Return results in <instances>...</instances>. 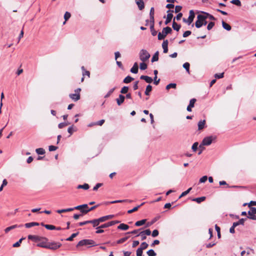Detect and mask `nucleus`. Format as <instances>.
<instances>
[{
    "instance_id": "41",
    "label": "nucleus",
    "mask_w": 256,
    "mask_h": 256,
    "mask_svg": "<svg viewBox=\"0 0 256 256\" xmlns=\"http://www.w3.org/2000/svg\"><path fill=\"white\" fill-rule=\"evenodd\" d=\"M152 90V86L150 85L147 86L146 90H145V94L146 96H148L150 94V92Z\"/></svg>"
},
{
    "instance_id": "47",
    "label": "nucleus",
    "mask_w": 256,
    "mask_h": 256,
    "mask_svg": "<svg viewBox=\"0 0 256 256\" xmlns=\"http://www.w3.org/2000/svg\"><path fill=\"white\" fill-rule=\"evenodd\" d=\"M146 253L148 256H156V252L152 249L148 250Z\"/></svg>"
},
{
    "instance_id": "58",
    "label": "nucleus",
    "mask_w": 256,
    "mask_h": 256,
    "mask_svg": "<svg viewBox=\"0 0 256 256\" xmlns=\"http://www.w3.org/2000/svg\"><path fill=\"white\" fill-rule=\"evenodd\" d=\"M8 184V182L6 179H4L2 181V184L0 186V192L2 191L4 186H6Z\"/></svg>"
},
{
    "instance_id": "43",
    "label": "nucleus",
    "mask_w": 256,
    "mask_h": 256,
    "mask_svg": "<svg viewBox=\"0 0 256 256\" xmlns=\"http://www.w3.org/2000/svg\"><path fill=\"white\" fill-rule=\"evenodd\" d=\"M78 234H79L78 232L72 234L70 236L69 238H67L66 239V240H67V241H72L73 240L74 238L76 237Z\"/></svg>"
},
{
    "instance_id": "54",
    "label": "nucleus",
    "mask_w": 256,
    "mask_h": 256,
    "mask_svg": "<svg viewBox=\"0 0 256 256\" xmlns=\"http://www.w3.org/2000/svg\"><path fill=\"white\" fill-rule=\"evenodd\" d=\"M231 3L238 6H241V2L240 0H232Z\"/></svg>"
},
{
    "instance_id": "7",
    "label": "nucleus",
    "mask_w": 256,
    "mask_h": 256,
    "mask_svg": "<svg viewBox=\"0 0 256 256\" xmlns=\"http://www.w3.org/2000/svg\"><path fill=\"white\" fill-rule=\"evenodd\" d=\"M28 240H34L35 242L41 241L42 240H48V239L45 237H42L36 235H28Z\"/></svg>"
},
{
    "instance_id": "56",
    "label": "nucleus",
    "mask_w": 256,
    "mask_h": 256,
    "mask_svg": "<svg viewBox=\"0 0 256 256\" xmlns=\"http://www.w3.org/2000/svg\"><path fill=\"white\" fill-rule=\"evenodd\" d=\"M45 228L48 230H54L56 228V226L52 224H46L45 226Z\"/></svg>"
},
{
    "instance_id": "48",
    "label": "nucleus",
    "mask_w": 256,
    "mask_h": 256,
    "mask_svg": "<svg viewBox=\"0 0 256 256\" xmlns=\"http://www.w3.org/2000/svg\"><path fill=\"white\" fill-rule=\"evenodd\" d=\"M206 123L205 120H200L198 123V128H204Z\"/></svg>"
},
{
    "instance_id": "30",
    "label": "nucleus",
    "mask_w": 256,
    "mask_h": 256,
    "mask_svg": "<svg viewBox=\"0 0 256 256\" xmlns=\"http://www.w3.org/2000/svg\"><path fill=\"white\" fill-rule=\"evenodd\" d=\"M145 202H142V203L140 205H138L134 208L132 209V210H130L128 211V214H132V212H134L136 211L138 208H140L141 206H143Z\"/></svg>"
},
{
    "instance_id": "22",
    "label": "nucleus",
    "mask_w": 256,
    "mask_h": 256,
    "mask_svg": "<svg viewBox=\"0 0 256 256\" xmlns=\"http://www.w3.org/2000/svg\"><path fill=\"white\" fill-rule=\"evenodd\" d=\"M129 228H130V226L128 224H124V223L120 224L118 226V229L123 230H128Z\"/></svg>"
},
{
    "instance_id": "5",
    "label": "nucleus",
    "mask_w": 256,
    "mask_h": 256,
    "mask_svg": "<svg viewBox=\"0 0 256 256\" xmlns=\"http://www.w3.org/2000/svg\"><path fill=\"white\" fill-rule=\"evenodd\" d=\"M81 91L80 88H78L74 90V94H69V97L74 102L78 100L80 98V92Z\"/></svg>"
},
{
    "instance_id": "42",
    "label": "nucleus",
    "mask_w": 256,
    "mask_h": 256,
    "mask_svg": "<svg viewBox=\"0 0 256 256\" xmlns=\"http://www.w3.org/2000/svg\"><path fill=\"white\" fill-rule=\"evenodd\" d=\"M203 14H204V16H205L206 17V19L209 18L210 20H216L215 18L213 16L209 14L208 13L203 12Z\"/></svg>"
},
{
    "instance_id": "40",
    "label": "nucleus",
    "mask_w": 256,
    "mask_h": 256,
    "mask_svg": "<svg viewBox=\"0 0 256 256\" xmlns=\"http://www.w3.org/2000/svg\"><path fill=\"white\" fill-rule=\"evenodd\" d=\"M133 80H134V78H132L130 76H127L126 77L124 78L123 82L124 83L128 84V83L130 82Z\"/></svg>"
},
{
    "instance_id": "3",
    "label": "nucleus",
    "mask_w": 256,
    "mask_h": 256,
    "mask_svg": "<svg viewBox=\"0 0 256 256\" xmlns=\"http://www.w3.org/2000/svg\"><path fill=\"white\" fill-rule=\"evenodd\" d=\"M139 57L140 60L145 62L149 59L150 54L146 50L142 49L140 52Z\"/></svg>"
},
{
    "instance_id": "44",
    "label": "nucleus",
    "mask_w": 256,
    "mask_h": 256,
    "mask_svg": "<svg viewBox=\"0 0 256 256\" xmlns=\"http://www.w3.org/2000/svg\"><path fill=\"white\" fill-rule=\"evenodd\" d=\"M192 189V188H188L186 190L182 192V194L178 198H182V197L186 196V194H188L190 192V191Z\"/></svg>"
},
{
    "instance_id": "13",
    "label": "nucleus",
    "mask_w": 256,
    "mask_h": 256,
    "mask_svg": "<svg viewBox=\"0 0 256 256\" xmlns=\"http://www.w3.org/2000/svg\"><path fill=\"white\" fill-rule=\"evenodd\" d=\"M48 240H42L41 241H39L40 242L36 244V246H38V247L44 248H47L48 243Z\"/></svg>"
},
{
    "instance_id": "14",
    "label": "nucleus",
    "mask_w": 256,
    "mask_h": 256,
    "mask_svg": "<svg viewBox=\"0 0 256 256\" xmlns=\"http://www.w3.org/2000/svg\"><path fill=\"white\" fill-rule=\"evenodd\" d=\"M22 226H23L22 224H20V225L14 224V225H12V226H10L6 228L4 230V232L6 233H8V232H9L10 230H14V228H21Z\"/></svg>"
},
{
    "instance_id": "46",
    "label": "nucleus",
    "mask_w": 256,
    "mask_h": 256,
    "mask_svg": "<svg viewBox=\"0 0 256 256\" xmlns=\"http://www.w3.org/2000/svg\"><path fill=\"white\" fill-rule=\"evenodd\" d=\"M141 236L142 240H144L146 238V236L144 232H142V231L136 234V237L138 236Z\"/></svg>"
},
{
    "instance_id": "59",
    "label": "nucleus",
    "mask_w": 256,
    "mask_h": 256,
    "mask_svg": "<svg viewBox=\"0 0 256 256\" xmlns=\"http://www.w3.org/2000/svg\"><path fill=\"white\" fill-rule=\"evenodd\" d=\"M136 256H142V248H138L136 251Z\"/></svg>"
},
{
    "instance_id": "17",
    "label": "nucleus",
    "mask_w": 256,
    "mask_h": 256,
    "mask_svg": "<svg viewBox=\"0 0 256 256\" xmlns=\"http://www.w3.org/2000/svg\"><path fill=\"white\" fill-rule=\"evenodd\" d=\"M168 40H164L162 44V47L164 50V53H167L168 52Z\"/></svg>"
},
{
    "instance_id": "35",
    "label": "nucleus",
    "mask_w": 256,
    "mask_h": 256,
    "mask_svg": "<svg viewBox=\"0 0 256 256\" xmlns=\"http://www.w3.org/2000/svg\"><path fill=\"white\" fill-rule=\"evenodd\" d=\"M158 52H156L154 56H152V62H156L158 60Z\"/></svg>"
},
{
    "instance_id": "28",
    "label": "nucleus",
    "mask_w": 256,
    "mask_h": 256,
    "mask_svg": "<svg viewBox=\"0 0 256 256\" xmlns=\"http://www.w3.org/2000/svg\"><path fill=\"white\" fill-rule=\"evenodd\" d=\"M206 200L205 196H201L199 198H194L192 199V201L196 202L198 204L200 203L201 202L204 201Z\"/></svg>"
},
{
    "instance_id": "37",
    "label": "nucleus",
    "mask_w": 256,
    "mask_h": 256,
    "mask_svg": "<svg viewBox=\"0 0 256 256\" xmlns=\"http://www.w3.org/2000/svg\"><path fill=\"white\" fill-rule=\"evenodd\" d=\"M24 239H25L24 238H20L18 241L17 242H16V243L13 244L12 246L14 248H17V247L20 246V244H21L22 241Z\"/></svg>"
},
{
    "instance_id": "52",
    "label": "nucleus",
    "mask_w": 256,
    "mask_h": 256,
    "mask_svg": "<svg viewBox=\"0 0 256 256\" xmlns=\"http://www.w3.org/2000/svg\"><path fill=\"white\" fill-rule=\"evenodd\" d=\"M198 142H195L192 146V149L194 152H196L198 148Z\"/></svg>"
},
{
    "instance_id": "23",
    "label": "nucleus",
    "mask_w": 256,
    "mask_h": 256,
    "mask_svg": "<svg viewBox=\"0 0 256 256\" xmlns=\"http://www.w3.org/2000/svg\"><path fill=\"white\" fill-rule=\"evenodd\" d=\"M88 208V206L87 204H83L79 205V206H76L75 207H74L73 208H74V210H80V212H81V210H84V208Z\"/></svg>"
},
{
    "instance_id": "15",
    "label": "nucleus",
    "mask_w": 256,
    "mask_h": 256,
    "mask_svg": "<svg viewBox=\"0 0 256 256\" xmlns=\"http://www.w3.org/2000/svg\"><path fill=\"white\" fill-rule=\"evenodd\" d=\"M196 100V98H192L190 100V104L186 108V110L188 112H192V108L194 107Z\"/></svg>"
},
{
    "instance_id": "51",
    "label": "nucleus",
    "mask_w": 256,
    "mask_h": 256,
    "mask_svg": "<svg viewBox=\"0 0 256 256\" xmlns=\"http://www.w3.org/2000/svg\"><path fill=\"white\" fill-rule=\"evenodd\" d=\"M114 90H115V88H114L110 89L108 92V93L105 95L104 98H108L113 93V92H114Z\"/></svg>"
},
{
    "instance_id": "34",
    "label": "nucleus",
    "mask_w": 256,
    "mask_h": 256,
    "mask_svg": "<svg viewBox=\"0 0 256 256\" xmlns=\"http://www.w3.org/2000/svg\"><path fill=\"white\" fill-rule=\"evenodd\" d=\"M248 216H247V218L252 220H256V215L254 214H253L251 212H250L249 210L248 212Z\"/></svg>"
},
{
    "instance_id": "49",
    "label": "nucleus",
    "mask_w": 256,
    "mask_h": 256,
    "mask_svg": "<svg viewBox=\"0 0 256 256\" xmlns=\"http://www.w3.org/2000/svg\"><path fill=\"white\" fill-rule=\"evenodd\" d=\"M176 84L174 83H171V84H168L166 86V90H169L171 88H176Z\"/></svg>"
},
{
    "instance_id": "45",
    "label": "nucleus",
    "mask_w": 256,
    "mask_h": 256,
    "mask_svg": "<svg viewBox=\"0 0 256 256\" xmlns=\"http://www.w3.org/2000/svg\"><path fill=\"white\" fill-rule=\"evenodd\" d=\"M70 16H71V14L69 12H66V13L64 14V18L65 20V22H64V24H65L66 22V20H68L70 18Z\"/></svg>"
},
{
    "instance_id": "33",
    "label": "nucleus",
    "mask_w": 256,
    "mask_h": 256,
    "mask_svg": "<svg viewBox=\"0 0 256 256\" xmlns=\"http://www.w3.org/2000/svg\"><path fill=\"white\" fill-rule=\"evenodd\" d=\"M90 188V186L88 184H79L78 186H77V188L78 189H80V188H82L84 190H87L89 188Z\"/></svg>"
},
{
    "instance_id": "10",
    "label": "nucleus",
    "mask_w": 256,
    "mask_h": 256,
    "mask_svg": "<svg viewBox=\"0 0 256 256\" xmlns=\"http://www.w3.org/2000/svg\"><path fill=\"white\" fill-rule=\"evenodd\" d=\"M174 12L173 10H168L167 11L168 14L166 16V19L164 22L165 24H168L171 21V20L173 17V14H172V12Z\"/></svg>"
},
{
    "instance_id": "50",
    "label": "nucleus",
    "mask_w": 256,
    "mask_h": 256,
    "mask_svg": "<svg viewBox=\"0 0 256 256\" xmlns=\"http://www.w3.org/2000/svg\"><path fill=\"white\" fill-rule=\"evenodd\" d=\"M128 87L124 86L123 88H122L121 89L120 93H122V94H125L128 92Z\"/></svg>"
},
{
    "instance_id": "1",
    "label": "nucleus",
    "mask_w": 256,
    "mask_h": 256,
    "mask_svg": "<svg viewBox=\"0 0 256 256\" xmlns=\"http://www.w3.org/2000/svg\"><path fill=\"white\" fill-rule=\"evenodd\" d=\"M206 17L204 16L203 12L202 14H199L197 16V20L195 22V26L197 28H200L202 26H205L207 24V21L206 20Z\"/></svg>"
},
{
    "instance_id": "57",
    "label": "nucleus",
    "mask_w": 256,
    "mask_h": 256,
    "mask_svg": "<svg viewBox=\"0 0 256 256\" xmlns=\"http://www.w3.org/2000/svg\"><path fill=\"white\" fill-rule=\"evenodd\" d=\"M183 67L188 73L190 72V64L188 62H185L183 64Z\"/></svg>"
},
{
    "instance_id": "64",
    "label": "nucleus",
    "mask_w": 256,
    "mask_h": 256,
    "mask_svg": "<svg viewBox=\"0 0 256 256\" xmlns=\"http://www.w3.org/2000/svg\"><path fill=\"white\" fill-rule=\"evenodd\" d=\"M214 26V22H210L208 26H207V29L210 30Z\"/></svg>"
},
{
    "instance_id": "29",
    "label": "nucleus",
    "mask_w": 256,
    "mask_h": 256,
    "mask_svg": "<svg viewBox=\"0 0 256 256\" xmlns=\"http://www.w3.org/2000/svg\"><path fill=\"white\" fill-rule=\"evenodd\" d=\"M150 22H154V8H151L150 12Z\"/></svg>"
},
{
    "instance_id": "36",
    "label": "nucleus",
    "mask_w": 256,
    "mask_h": 256,
    "mask_svg": "<svg viewBox=\"0 0 256 256\" xmlns=\"http://www.w3.org/2000/svg\"><path fill=\"white\" fill-rule=\"evenodd\" d=\"M222 26L223 28L227 30H230L232 28L231 26L224 21H222Z\"/></svg>"
},
{
    "instance_id": "53",
    "label": "nucleus",
    "mask_w": 256,
    "mask_h": 256,
    "mask_svg": "<svg viewBox=\"0 0 256 256\" xmlns=\"http://www.w3.org/2000/svg\"><path fill=\"white\" fill-rule=\"evenodd\" d=\"M148 245L146 242H142L140 247V248H142V250L146 249L148 247Z\"/></svg>"
},
{
    "instance_id": "11",
    "label": "nucleus",
    "mask_w": 256,
    "mask_h": 256,
    "mask_svg": "<svg viewBox=\"0 0 256 256\" xmlns=\"http://www.w3.org/2000/svg\"><path fill=\"white\" fill-rule=\"evenodd\" d=\"M94 221V219L92 220H86L82 222H80L78 223V225L79 226H82L85 224H92L93 227L95 228L96 226H98L97 224L95 225V223L93 222Z\"/></svg>"
},
{
    "instance_id": "32",
    "label": "nucleus",
    "mask_w": 256,
    "mask_h": 256,
    "mask_svg": "<svg viewBox=\"0 0 256 256\" xmlns=\"http://www.w3.org/2000/svg\"><path fill=\"white\" fill-rule=\"evenodd\" d=\"M172 28L177 32H178L180 28V25L176 23L174 20H173L172 22Z\"/></svg>"
},
{
    "instance_id": "2",
    "label": "nucleus",
    "mask_w": 256,
    "mask_h": 256,
    "mask_svg": "<svg viewBox=\"0 0 256 256\" xmlns=\"http://www.w3.org/2000/svg\"><path fill=\"white\" fill-rule=\"evenodd\" d=\"M172 32V29L168 26L164 28L162 30V32H160L158 34V39L159 40H162L166 36V35L168 34L171 33Z\"/></svg>"
},
{
    "instance_id": "27",
    "label": "nucleus",
    "mask_w": 256,
    "mask_h": 256,
    "mask_svg": "<svg viewBox=\"0 0 256 256\" xmlns=\"http://www.w3.org/2000/svg\"><path fill=\"white\" fill-rule=\"evenodd\" d=\"M74 210V208H65V209L58 210H56V212H58V214H61L62 212H71Z\"/></svg>"
},
{
    "instance_id": "4",
    "label": "nucleus",
    "mask_w": 256,
    "mask_h": 256,
    "mask_svg": "<svg viewBox=\"0 0 256 256\" xmlns=\"http://www.w3.org/2000/svg\"><path fill=\"white\" fill-rule=\"evenodd\" d=\"M114 217V215L113 214L107 215L104 216H102L98 218L94 219V221L93 222L95 223V225L97 224L98 226L100 222H104L109 219L113 218Z\"/></svg>"
},
{
    "instance_id": "19",
    "label": "nucleus",
    "mask_w": 256,
    "mask_h": 256,
    "mask_svg": "<svg viewBox=\"0 0 256 256\" xmlns=\"http://www.w3.org/2000/svg\"><path fill=\"white\" fill-rule=\"evenodd\" d=\"M136 2L140 10L144 8V4L143 0H136Z\"/></svg>"
},
{
    "instance_id": "26",
    "label": "nucleus",
    "mask_w": 256,
    "mask_h": 256,
    "mask_svg": "<svg viewBox=\"0 0 256 256\" xmlns=\"http://www.w3.org/2000/svg\"><path fill=\"white\" fill-rule=\"evenodd\" d=\"M84 242H85V246L87 245H91L92 246H94L96 244H95V242L94 240H88V239H84Z\"/></svg>"
},
{
    "instance_id": "12",
    "label": "nucleus",
    "mask_w": 256,
    "mask_h": 256,
    "mask_svg": "<svg viewBox=\"0 0 256 256\" xmlns=\"http://www.w3.org/2000/svg\"><path fill=\"white\" fill-rule=\"evenodd\" d=\"M132 202H133V200H132L126 199V200H114V201H111V202H106V204H116V203H121V202H125L131 203Z\"/></svg>"
},
{
    "instance_id": "21",
    "label": "nucleus",
    "mask_w": 256,
    "mask_h": 256,
    "mask_svg": "<svg viewBox=\"0 0 256 256\" xmlns=\"http://www.w3.org/2000/svg\"><path fill=\"white\" fill-rule=\"evenodd\" d=\"M138 67L137 62H135L133 66L130 69V72L134 74H137L138 72Z\"/></svg>"
},
{
    "instance_id": "61",
    "label": "nucleus",
    "mask_w": 256,
    "mask_h": 256,
    "mask_svg": "<svg viewBox=\"0 0 256 256\" xmlns=\"http://www.w3.org/2000/svg\"><path fill=\"white\" fill-rule=\"evenodd\" d=\"M158 230H154L152 233V236L154 238L157 236L158 235Z\"/></svg>"
},
{
    "instance_id": "31",
    "label": "nucleus",
    "mask_w": 256,
    "mask_h": 256,
    "mask_svg": "<svg viewBox=\"0 0 256 256\" xmlns=\"http://www.w3.org/2000/svg\"><path fill=\"white\" fill-rule=\"evenodd\" d=\"M146 219H143L137 221L135 222L134 225L136 226H140L144 225L146 223Z\"/></svg>"
},
{
    "instance_id": "38",
    "label": "nucleus",
    "mask_w": 256,
    "mask_h": 256,
    "mask_svg": "<svg viewBox=\"0 0 256 256\" xmlns=\"http://www.w3.org/2000/svg\"><path fill=\"white\" fill-rule=\"evenodd\" d=\"M36 152L38 154L42 155L46 152L45 150L43 148H38L36 150Z\"/></svg>"
},
{
    "instance_id": "39",
    "label": "nucleus",
    "mask_w": 256,
    "mask_h": 256,
    "mask_svg": "<svg viewBox=\"0 0 256 256\" xmlns=\"http://www.w3.org/2000/svg\"><path fill=\"white\" fill-rule=\"evenodd\" d=\"M128 238H129L128 236H126L116 241V244H122V243L124 242H126Z\"/></svg>"
},
{
    "instance_id": "55",
    "label": "nucleus",
    "mask_w": 256,
    "mask_h": 256,
    "mask_svg": "<svg viewBox=\"0 0 256 256\" xmlns=\"http://www.w3.org/2000/svg\"><path fill=\"white\" fill-rule=\"evenodd\" d=\"M140 70H144L147 68V64L142 62L140 64Z\"/></svg>"
},
{
    "instance_id": "6",
    "label": "nucleus",
    "mask_w": 256,
    "mask_h": 256,
    "mask_svg": "<svg viewBox=\"0 0 256 256\" xmlns=\"http://www.w3.org/2000/svg\"><path fill=\"white\" fill-rule=\"evenodd\" d=\"M216 138V136H206L203 139L202 141V144L203 146H209L212 144V142Z\"/></svg>"
},
{
    "instance_id": "8",
    "label": "nucleus",
    "mask_w": 256,
    "mask_h": 256,
    "mask_svg": "<svg viewBox=\"0 0 256 256\" xmlns=\"http://www.w3.org/2000/svg\"><path fill=\"white\" fill-rule=\"evenodd\" d=\"M62 244L59 242H48L47 248L56 250L60 247Z\"/></svg>"
},
{
    "instance_id": "60",
    "label": "nucleus",
    "mask_w": 256,
    "mask_h": 256,
    "mask_svg": "<svg viewBox=\"0 0 256 256\" xmlns=\"http://www.w3.org/2000/svg\"><path fill=\"white\" fill-rule=\"evenodd\" d=\"M102 183H98L96 184V186L93 188V190L96 191L100 188V186H102Z\"/></svg>"
},
{
    "instance_id": "62",
    "label": "nucleus",
    "mask_w": 256,
    "mask_h": 256,
    "mask_svg": "<svg viewBox=\"0 0 256 256\" xmlns=\"http://www.w3.org/2000/svg\"><path fill=\"white\" fill-rule=\"evenodd\" d=\"M208 179V176H202L200 179V183H204V182H205L206 180Z\"/></svg>"
},
{
    "instance_id": "20",
    "label": "nucleus",
    "mask_w": 256,
    "mask_h": 256,
    "mask_svg": "<svg viewBox=\"0 0 256 256\" xmlns=\"http://www.w3.org/2000/svg\"><path fill=\"white\" fill-rule=\"evenodd\" d=\"M140 78L144 80L146 82L149 84H150L152 82V78L146 76H141Z\"/></svg>"
},
{
    "instance_id": "18",
    "label": "nucleus",
    "mask_w": 256,
    "mask_h": 256,
    "mask_svg": "<svg viewBox=\"0 0 256 256\" xmlns=\"http://www.w3.org/2000/svg\"><path fill=\"white\" fill-rule=\"evenodd\" d=\"M99 206V204H97V205H96V206H94L88 209H86V210H81V212L83 214H86L87 213H88V212L92 211V210H94L97 207H98Z\"/></svg>"
},
{
    "instance_id": "63",
    "label": "nucleus",
    "mask_w": 256,
    "mask_h": 256,
    "mask_svg": "<svg viewBox=\"0 0 256 256\" xmlns=\"http://www.w3.org/2000/svg\"><path fill=\"white\" fill-rule=\"evenodd\" d=\"M58 148V146H50L48 147L49 151L52 152L56 150Z\"/></svg>"
},
{
    "instance_id": "9",
    "label": "nucleus",
    "mask_w": 256,
    "mask_h": 256,
    "mask_svg": "<svg viewBox=\"0 0 256 256\" xmlns=\"http://www.w3.org/2000/svg\"><path fill=\"white\" fill-rule=\"evenodd\" d=\"M195 14L194 11L193 10H190L189 16L186 20V23L188 24V25H190L192 23Z\"/></svg>"
},
{
    "instance_id": "16",
    "label": "nucleus",
    "mask_w": 256,
    "mask_h": 256,
    "mask_svg": "<svg viewBox=\"0 0 256 256\" xmlns=\"http://www.w3.org/2000/svg\"><path fill=\"white\" fill-rule=\"evenodd\" d=\"M125 99V96L122 94L119 95V96L118 98L116 99V101L117 104L118 106H120L124 102Z\"/></svg>"
},
{
    "instance_id": "24",
    "label": "nucleus",
    "mask_w": 256,
    "mask_h": 256,
    "mask_svg": "<svg viewBox=\"0 0 256 256\" xmlns=\"http://www.w3.org/2000/svg\"><path fill=\"white\" fill-rule=\"evenodd\" d=\"M39 225H40V224L38 222H31L26 223L24 224V226L26 228H31L32 226H38Z\"/></svg>"
},
{
    "instance_id": "25",
    "label": "nucleus",
    "mask_w": 256,
    "mask_h": 256,
    "mask_svg": "<svg viewBox=\"0 0 256 256\" xmlns=\"http://www.w3.org/2000/svg\"><path fill=\"white\" fill-rule=\"evenodd\" d=\"M150 31H151V32H152V34L153 36H155L157 34V32L156 30H155L154 29V22H150Z\"/></svg>"
}]
</instances>
